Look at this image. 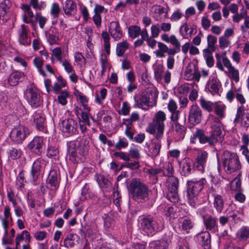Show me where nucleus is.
<instances>
[{"label": "nucleus", "mask_w": 249, "mask_h": 249, "mask_svg": "<svg viewBox=\"0 0 249 249\" xmlns=\"http://www.w3.org/2000/svg\"><path fill=\"white\" fill-rule=\"evenodd\" d=\"M108 32L115 41L121 39L123 36V31L118 21H113L110 22Z\"/></svg>", "instance_id": "nucleus-18"}, {"label": "nucleus", "mask_w": 249, "mask_h": 249, "mask_svg": "<svg viewBox=\"0 0 249 249\" xmlns=\"http://www.w3.org/2000/svg\"><path fill=\"white\" fill-rule=\"evenodd\" d=\"M213 52L208 49H204L203 51V55L206 59L207 65L210 68L213 67L214 64V59L212 56Z\"/></svg>", "instance_id": "nucleus-43"}, {"label": "nucleus", "mask_w": 249, "mask_h": 249, "mask_svg": "<svg viewBox=\"0 0 249 249\" xmlns=\"http://www.w3.org/2000/svg\"><path fill=\"white\" fill-rule=\"evenodd\" d=\"M203 221L206 229L212 232L218 231L217 218L209 214L202 216Z\"/></svg>", "instance_id": "nucleus-17"}, {"label": "nucleus", "mask_w": 249, "mask_h": 249, "mask_svg": "<svg viewBox=\"0 0 249 249\" xmlns=\"http://www.w3.org/2000/svg\"><path fill=\"white\" fill-rule=\"evenodd\" d=\"M171 44L175 46V48H168L167 53L168 56H173L176 53L180 51V44L178 39H172Z\"/></svg>", "instance_id": "nucleus-35"}, {"label": "nucleus", "mask_w": 249, "mask_h": 249, "mask_svg": "<svg viewBox=\"0 0 249 249\" xmlns=\"http://www.w3.org/2000/svg\"><path fill=\"white\" fill-rule=\"evenodd\" d=\"M128 48L129 44L126 40L117 43L116 50L117 55L122 56Z\"/></svg>", "instance_id": "nucleus-36"}, {"label": "nucleus", "mask_w": 249, "mask_h": 249, "mask_svg": "<svg viewBox=\"0 0 249 249\" xmlns=\"http://www.w3.org/2000/svg\"><path fill=\"white\" fill-rule=\"evenodd\" d=\"M117 213H110L106 216L104 220V225L107 228H109L111 227V224H112L113 221L115 220V219L117 218L116 215Z\"/></svg>", "instance_id": "nucleus-51"}, {"label": "nucleus", "mask_w": 249, "mask_h": 249, "mask_svg": "<svg viewBox=\"0 0 249 249\" xmlns=\"http://www.w3.org/2000/svg\"><path fill=\"white\" fill-rule=\"evenodd\" d=\"M113 155L115 157L119 158L124 161H129L130 160L129 155L124 152H115Z\"/></svg>", "instance_id": "nucleus-58"}, {"label": "nucleus", "mask_w": 249, "mask_h": 249, "mask_svg": "<svg viewBox=\"0 0 249 249\" xmlns=\"http://www.w3.org/2000/svg\"><path fill=\"white\" fill-rule=\"evenodd\" d=\"M207 48L205 49H208L211 52H214L215 47L214 44L217 42V37L211 35H209L207 36Z\"/></svg>", "instance_id": "nucleus-45"}, {"label": "nucleus", "mask_w": 249, "mask_h": 249, "mask_svg": "<svg viewBox=\"0 0 249 249\" xmlns=\"http://www.w3.org/2000/svg\"><path fill=\"white\" fill-rule=\"evenodd\" d=\"M236 236L240 241L247 240L249 238V228L248 227L241 228L237 232Z\"/></svg>", "instance_id": "nucleus-38"}, {"label": "nucleus", "mask_w": 249, "mask_h": 249, "mask_svg": "<svg viewBox=\"0 0 249 249\" xmlns=\"http://www.w3.org/2000/svg\"><path fill=\"white\" fill-rule=\"evenodd\" d=\"M223 166L226 173L231 174L233 172V155L228 151L223 154Z\"/></svg>", "instance_id": "nucleus-19"}, {"label": "nucleus", "mask_w": 249, "mask_h": 249, "mask_svg": "<svg viewBox=\"0 0 249 249\" xmlns=\"http://www.w3.org/2000/svg\"><path fill=\"white\" fill-rule=\"evenodd\" d=\"M219 46L221 48L224 49L228 47L231 43L229 38L225 36H221L219 38Z\"/></svg>", "instance_id": "nucleus-62"}, {"label": "nucleus", "mask_w": 249, "mask_h": 249, "mask_svg": "<svg viewBox=\"0 0 249 249\" xmlns=\"http://www.w3.org/2000/svg\"><path fill=\"white\" fill-rule=\"evenodd\" d=\"M52 52L53 54L51 57L52 61L53 60V56H54L58 61L62 62V52L61 48L56 47L52 50Z\"/></svg>", "instance_id": "nucleus-56"}, {"label": "nucleus", "mask_w": 249, "mask_h": 249, "mask_svg": "<svg viewBox=\"0 0 249 249\" xmlns=\"http://www.w3.org/2000/svg\"><path fill=\"white\" fill-rule=\"evenodd\" d=\"M127 187L132 198L136 202L144 203L149 200L152 192L148 186L139 179H132L127 184Z\"/></svg>", "instance_id": "nucleus-1"}, {"label": "nucleus", "mask_w": 249, "mask_h": 249, "mask_svg": "<svg viewBox=\"0 0 249 249\" xmlns=\"http://www.w3.org/2000/svg\"><path fill=\"white\" fill-rule=\"evenodd\" d=\"M221 87L220 82L215 79H212L209 89L213 95H220L219 91Z\"/></svg>", "instance_id": "nucleus-37"}, {"label": "nucleus", "mask_w": 249, "mask_h": 249, "mask_svg": "<svg viewBox=\"0 0 249 249\" xmlns=\"http://www.w3.org/2000/svg\"><path fill=\"white\" fill-rule=\"evenodd\" d=\"M194 224L189 218H185L182 220L181 227L183 230L188 231L193 227Z\"/></svg>", "instance_id": "nucleus-57"}, {"label": "nucleus", "mask_w": 249, "mask_h": 249, "mask_svg": "<svg viewBox=\"0 0 249 249\" xmlns=\"http://www.w3.org/2000/svg\"><path fill=\"white\" fill-rule=\"evenodd\" d=\"M167 12L165 11V8L160 5L153 6L152 12V16L156 21H162L167 17Z\"/></svg>", "instance_id": "nucleus-25"}, {"label": "nucleus", "mask_w": 249, "mask_h": 249, "mask_svg": "<svg viewBox=\"0 0 249 249\" xmlns=\"http://www.w3.org/2000/svg\"><path fill=\"white\" fill-rule=\"evenodd\" d=\"M129 36L132 38H135L139 36L141 33V28L137 25H131L128 28Z\"/></svg>", "instance_id": "nucleus-39"}, {"label": "nucleus", "mask_w": 249, "mask_h": 249, "mask_svg": "<svg viewBox=\"0 0 249 249\" xmlns=\"http://www.w3.org/2000/svg\"><path fill=\"white\" fill-rule=\"evenodd\" d=\"M139 222L142 230L147 235H153L160 231L163 227L156 216L151 214L142 215L139 217Z\"/></svg>", "instance_id": "nucleus-4"}, {"label": "nucleus", "mask_w": 249, "mask_h": 249, "mask_svg": "<svg viewBox=\"0 0 249 249\" xmlns=\"http://www.w3.org/2000/svg\"><path fill=\"white\" fill-rule=\"evenodd\" d=\"M128 145V142L127 139L124 138H119V141L115 145V148L118 150L126 148Z\"/></svg>", "instance_id": "nucleus-55"}, {"label": "nucleus", "mask_w": 249, "mask_h": 249, "mask_svg": "<svg viewBox=\"0 0 249 249\" xmlns=\"http://www.w3.org/2000/svg\"><path fill=\"white\" fill-rule=\"evenodd\" d=\"M168 183V190H177L178 191L179 186L178 179L174 177H169L166 180Z\"/></svg>", "instance_id": "nucleus-33"}, {"label": "nucleus", "mask_w": 249, "mask_h": 249, "mask_svg": "<svg viewBox=\"0 0 249 249\" xmlns=\"http://www.w3.org/2000/svg\"><path fill=\"white\" fill-rule=\"evenodd\" d=\"M163 71L162 65L158 64L154 67V77L158 82L161 81L162 79V74Z\"/></svg>", "instance_id": "nucleus-49"}, {"label": "nucleus", "mask_w": 249, "mask_h": 249, "mask_svg": "<svg viewBox=\"0 0 249 249\" xmlns=\"http://www.w3.org/2000/svg\"><path fill=\"white\" fill-rule=\"evenodd\" d=\"M197 238L199 243L204 247L205 249H209L211 243V235L207 231H204L199 233L197 235Z\"/></svg>", "instance_id": "nucleus-27"}, {"label": "nucleus", "mask_w": 249, "mask_h": 249, "mask_svg": "<svg viewBox=\"0 0 249 249\" xmlns=\"http://www.w3.org/2000/svg\"><path fill=\"white\" fill-rule=\"evenodd\" d=\"M11 6L10 0H4L0 3V24H3L9 20Z\"/></svg>", "instance_id": "nucleus-14"}, {"label": "nucleus", "mask_w": 249, "mask_h": 249, "mask_svg": "<svg viewBox=\"0 0 249 249\" xmlns=\"http://www.w3.org/2000/svg\"><path fill=\"white\" fill-rule=\"evenodd\" d=\"M78 98L84 109L88 112L89 111L90 108L88 106V100L87 97L82 93H80L78 94Z\"/></svg>", "instance_id": "nucleus-59"}, {"label": "nucleus", "mask_w": 249, "mask_h": 249, "mask_svg": "<svg viewBox=\"0 0 249 249\" xmlns=\"http://www.w3.org/2000/svg\"><path fill=\"white\" fill-rule=\"evenodd\" d=\"M95 178L101 188H107L110 185V182L104 176L96 174Z\"/></svg>", "instance_id": "nucleus-34"}, {"label": "nucleus", "mask_w": 249, "mask_h": 249, "mask_svg": "<svg viewBox=\"0 0 249 249\" xmlns=\"http://www.w3.org/2000/svg\"><path fill=\"white\" fill-rule=\"evenodd\" d=\"M78 124L76 121L71 118L62 121L60 124L62 131L70 135L76 134L78 132Z\"/></svg>", "instance_id": "nucleus-12"}, {"label": "nucleus", "mask_w": 249, "mask_h": 249, "mask_svg": "<svg viewBox=\"0 0 249 249\" xmlns=\"http://www.w3.org/2000/svg\"><path fill=\"white\" fill-rule=\"evenodd\" d=\"M59 150L58 146L49 145L47 149V155L49 158H53L54 159L58 157Z\"/></svg>", "instance_id": "nucleus-48"}, {"label": "nucleus", "mask_w": 249, "mask_h": 249, "mask_svg": "<svg viewBox=\"0 0 249 249\" xmlns=\"http://www.w3.org/2000/svg\"><path fill=\"white\" fill-rule=\"evenodd\" d=\"M65 14L69 17L74 16L77 12V6L72 0H66L63 7Z\"/></svg>", "instance_id": "nucleus-26"}, {"label": "nucleus", "mask_w": 249, "mask_h": 249, "mask_svg": "<svg viewBox=\"0 0 249 249\" xmlns=\"http://www.w3.org/2000/svg\"><path fill=\"white\" fill-rule=\"evenodd\" d=\"M45 35L47 41L50 45L58 44L59 33L56 29H50L49 31L46 32Z\"/></svg>", "instance_id": "nucleus-29"}, {"label": "nucleus", "mask_w": 249, "mask_h": 249, "mask_svg": "<svg viewBox=\"0 0 249 249\" xmlns=\"http://www.w3.org/2000/svg\"><path fill=\"white\" fill-rule=\"evenodd\" d=\"M61 9L58 3L54 2L52 4L50 14L54 18H57L60 13Z\"/></svg>", "instance_id": "nucleus-54"}, {"label": "nucleus", "mask_w": 249, "mask_h": 249, "mask_svg": "<svg viewBox=\"0 0 249 249\" xmlns=\"http://www.w3.org/2000/svg\"><path fill=\"white\" fill-rule=\"evenodd\" d=\"M213 205L217 212H221L222 211L224 201L220 195H217L214 196Z\"/></svg>", "instance_id": "nucleus-47"}, {"label": "nucleus", "mask_w": 249, "mask_h": 249, "mask_svg": "<svg viewBox=\"0 0 249 249\" xmlns=\"http://www.w3.org/2000/svg\"><path fill=\"white\" fill-rule=\"evenodd\" d=\"M206 183L205 178L198 180L191 179L187 182V193L189 204L195 207L197 195L203 190Z\"/></svg>", "instance_id": "nucleus-6"}, {"label": "nucleus", "mask_w": 249, "mask_h": 249, "mask_svg": "<svg viewBox=\"0 0 249 249\" xmlns=\"http://www.w3.org/2000/svg\"><path fill=\"white\" fill-rule=\"evenodd\" d=\"M203 118L202 112L197 105H192L190 108L188 120L191 124L196 125L199 124Z\"/></svg>", "instance_id": "nucleus-13"}, {"label": "nucleus", "mask_w": 249, "mask_h": 249, "mask_svg": "<svg viewBox=\"0 0 249 249\" xmlns=\"http://www.w3.org/2000/svg\"><path fill=\"white\" fill-rule=\"evenodd\" d=\"M107 89L105 88H103L100 91V96H96L95 98L96 102L100 105L102 104V101L104 100L107 96Z\"/></svg>", "instance_id": "nucleus-63"}, {"label": "nucleus", "mask_w": 249, "mask_h": 249, "mask_svg": "<svg viewBox=\"0 0 249 249\" xmlns=\"http://www.w3.org/2000/svg\"><path fill=\"white\" fill-rule=\"evenodd\" d=\"M137 106L144 110H147L152 106L150 105L149 95L147 93L142 92L138 100H136V97H134Z\"/></svg>", "instance_id": "nucleus-24"}, {"label": "nucleus", "mask_w": 249, "mask_h": 249, "mask_svg": "<svg viewBox=\"0 0 249 249\" xmlns=\"http://www.w3.org/2000/svg\"><path fill=\"white\" fill-rule=\"evenodd\" d=\"M166 197L167 199L172 203H176L178 202L179 200L178 191L168 190V192L167 193Z\"/></svg>", "instance_id": "nucleus-46"}, {"label": "nucleus", "mask_w": 249, "mask_h": 249, "mask_svg": "<svg viewBox=\"0 0 249 249\" xmlns=\"http://www.w3.org/2000/svg\"><path fill=\"white\" fill-rule=\"evenodd\" d=\"M33 124L39 131H44L45 127V117L41 110H38L33 114Z\"/></svg>", "instance_id": "nucleus-20"}, {"label": "nucleus", "mask_w": 249, "mask_h": 249, "mask_svg": "<svg viewBox=\"0 0 249 249\" xmlns=\"http://www.w3.org/2000/svg\"><path fill=\"white\" fill-rule=\"evenodd\" d=\"M69 159L74 163L83 161V157L88 152V147L78 141H72L67 142Z\"/></svg>", "instance_id": "nucleus-5"}, {"label": "nucleus", "mask_w": 249, "mask_h": 249, "mask_svg": "<svg viewBox=\"0 0 249 249\" xmlns=\"http://www.w3.org/2000/svg\"><path fill=\"white\" fill-rule=\"evenodd\" d=\"M208 157V153L203 151L198 154L195 160V166L201 173H203L205 171Z\"/></svg>", "instance_id": "nucleus-22"}, {"label": "nucleus", "mask_w": 249, "mask_h": 249, "mask_svg": "<svg viewBox=\"0 0 249 249\" xmlns=\"http://www.w3.org/2000/svg\"><path fill=\"white\" fill-rule=\"evenodd\" d=\"M45 160L42 158L37 159L33 163L29 176V181L33 185L38 184V179L41 173V169Z\"/></svg>", "instance_id": "nucleus-9"}, {"label": "nucleus", "mask_w": 249, "mask_h": 249, "mask_svg": "<svg viewBox=\"0 0 249 249\" xmlns=\"http://www.w3.org/2000/svg\"><path fill=\"white\" fill-rule=\"evenodd\" d=\"M60 178L55 169L50 170L46 183L47 187L51 190H56L59 186Z\"/></svg>", "instance_id": "nucleus-16"}, {"label": "nucleus", "mask_w": 249, "mask_h": 249, "mask_svg": "<svg viewBox=\"0 0 249 249\" xmlns=\"http://www.w3.org/2000/svg\"><path fill=\"white\" fill-rule=\"evenodd\" d=\"M211 126L212 130L210 136H206L203 130L197 129L191 138V142L195 143V140L198 139L200 143H208L210 146H213L217 142H221L223 140L222 130L215 127L214 125H211Z\"/></svg>", "instance_id": "nucleus-2"}, {"label": "nucleus", "mask_w": 249, "mask_h": 249, "mask_svg": "<svg viewBox=\"0 0 249 249\" xmlns=\"http://www.w3.org/2000/svg\"><path fill=\"white\" fill-rule=\"evenodd\" d=\"M7 153L9 158L12 160H17L20 158L22 152L20 149L12 147L8 149Z\"/></svg>", "instance_id": "nucleus-40"}, {"label": "nucleus", "mask_w": 249, "mask_h": 249, "mask_svg": "<svg viewBox=\"0 0 249 249\" xmlns=\"http://www.w3.org/2000/svg\"><path fill=\"white\" fill-rule=\"evenodd\" d=\"M178 246L176 249H189L185 240L180 237H177Z\"/></svg>", "instance_id": "nucleus-64"}, {"label": "nucleus", "mask_w": 249, "mask_h": 249, "mask_svg": "<svg viewBox=\"0 0 249 249\" xmlns=\"http://www.w3.org/2000/svg\"><path fill=\"white\" fill-rule=\"evenodd\" d=\"M171 244L161 239L156 242L155 249H167Z\"/></svg>", "instance_id": "nucleus-61"}, {"label": "nucleus", "mask_w": 249, "mask_h": 249, "mask_svg": "<svg viewBox=\"0 0 249 249\" xmlns=\"http://www.w3.org/2000/svg\"><path fill=\"white\" fill-rule=\"evenodd\" d=\"M159 50L154 52L157 57L162 58L164 57V53L168 51V48L165 44L159 42H158Z\"/></svg>", "instance_id": "nucleus-41"}, {"label": "nucleus", "mask_w": 249, "mask_h": 249, "mask_svg": "<svg viewBox=\"0 0 249 249\" xmlns=\"http://www.w3.org/2000/svg\"><path fill=\"white\" fill-rule=\"evenodd\" d=\"M234 122L240 123L241 125L246 128L249 126V114H245L242 106L238 108Z\"/></svg>", "instance_id": "nucleus-21"}, {"label": "nucleus", "mask_w": 249, "mask_h": 249, "mask_svg": "<svg viewBox=\"0 0 249 249\" xmlns=\"http://www.w3.org/2000/svg\"><path fill=\"white\" fill-rule=\"evenodd\" d=\"M18 41L20 45L29 46L31 43V38L28 36V28L27 26L22 24L21 29L18 31Z\"/></svg>", "instance_id": "nucleus-23"}, {"label": "nucleus", "mask_w": 249, "mask_h": 249, "mask_svg": "<svg viewBox=\"0 0 249 249\" xmlns=\"http://www.w3.org/2000/svg\"><path fill=\"white\" fill-rule=\"evenodd\" d=\"M201 74L198 69L196 68L195 64L190 62L187 67L184 73V78L187 80L195 79L197 82L199 81Z\"/></svg>", "instance_id": "nucleus-15"}, {"label": "nucleus", "mask_w": 249, "mask_h": 249, "mask_svg": "<svg viewBox=\"0 0 249 249\" xmlns=\"http://www.w3.org/2000/svg\"><path fill=\"white\" fill-rule=\"evenodd\" d=\"M222 61L224 66L227 68V71H225V72L231 79V85H232L233 80V67L232 66L230 61L228 58L226 57H223Z\"/></svg>", "instance_id": "nucleus-32"}, {"label": "nucleus", "mask_w": 249, "mask_h": 249, "mask_svg": "<svg viewBox=\"0 0 249 249\" xmlns=\"http://www.w3.org/2000/svg\"><path fill=\"white\" fill-rule=\"evenodd\" d=\"M27 147L31 152L40 156L45 147L43 138L39 136L35 137L28 144Z\"/></svg>", "instance_id": "nucleus-11"}, {"label": "nucleus", "mask_w": 249, "mask_h": 249, "mask_svg": "<svg viewBox=\"0 0 249 249\" xmlns=\"http://www.w3.org/2000/svg\"><path fill=\"white\" fill-rule=\"evenodd\" d=\"M29 134L30 132L27 127L19 125L12 129L10 133V138L14 142L20 144Z\"/></svg>", "instance_id": "nucleus-8"}, {"label": "nucleus", "mask_w": 249, "mask_h": 249, "mask_svg": "<svg viewBox=\"0 0 249 249\" xmlns=\"http://www.w3.org/2000/svg\"><path fill=\"white\" fill-rule=\"evenodd\" d=\"M166 120L165 113L161 110L158 111L153 118L152 123L148 124L146 131L150 134H154L157 140L161 139L163 136Z\"/></svg>", "instance_id": "nucleus-3"}, {"label": "nucleus", "mask_w": 249, "mask_h": 249, "mask_svg": "<svg viewBox=\"0 0 249 249\" xmlns=\"http://www.w3.org/2000/svg\"><path fill=\"white\" fill-rule=\"evenodd\" d=\"M194 171V169L192 168L191 163L187 160L184 161L182 164L181 174L184 176H188L191 174Z\"/></svg>", "instance_id": "nucleus-42"}, {"label": "nucleus", "mask_w": 249, "mask_h": 249, "mask_svg": "<svg viewBox=\"0 0 249 249\" xmlns=\"http://www.w3.org/2000/svg\"><path fill=\"white\" fill-rule=\"evenodd\" d=\"M226 106L224 104H218L214 103L213 110L216 116L210 114L208 118V121L210 122L211 125H214L215 127H217L222 130L221 120L224 118L225 111Z\"/></svg>", "instance_id": "nucleus-7"}, {"label": "nucleus", "mask_w": 249, "mask_h": 249, "mask_svg": "<svg viewBox=\"0 0 249 249\" xmlns=\"http://www.w3.org/2000/svg\"><path fill=\"white\" fill-rule=\"evenodd\" d=\"M201 107L208 112H211L213 110L214 103L211 101H206L204 98L201 97L199 100Z\"/></svg>", "instance_id": "nucleus-50"}, {"label": "nucleus", "mask_w": 249, "mask_h": 249, "mask_svg": "<svg viewBox=\"0 0 249 249\" xmlns=\"http://www.w3.org/2000/svg\"><path fill=\"white\" fill-rule=\"evenodd\" d=\"M70 93L66 90L61 91L57 96V99L59 104L65 106L67 104V98L69 97Z\"/></svg>", "instance_id": "nucleus-52"}, {"label": "nucleus", "mask_w": 249, "mask_h": 249, "mask_svg": "<svg viewBox=\"0 0 249 249\" xmlns=\"http://www.w3.org/2000/svg\"><path fill=\"white\" fill-rule=\"evenodd\" d=\"M161 145V143L159 141L152 142L149 146L148 156L152 158L158 156L160 154Z\"/></svg>", "instance_id": "nucleus-31"}, {"label": "nucleus", "mask_w": 249, "mask_h": 249, "mask_svg": "<svg viewBox=\"0 0 249 249\" xmlns=\"http://www.w3.org/2000/svg\"><path fill=\"white\" fill-rule=\"evenodd\" d=\"M25 75L23 72L15 71L13 72L8 79V83L11 86H16L20 81L22 80Z\"/></svg>", "instance_id": "nucleus-28"}, {"label": "nucleus", "mask_w": 249, "mask_h": 249, "mask_svg": "<svg viewBox=\"0 0 249 249\" xmlns=\"http://www.w3.org/2000/svg\"><path fill=\"white\" fill-rule=\"evenodd\" d=\"M35 19L38 22L40 28L41 29L44 28L47 21V18L42 16L40 13H37L36 15Z\"/></svg>", "instance_id": "nucleus-60"}, {"label": "nucleus", "mask_w": 249, "mask_h": 249, "mask_svg": "<svg viewBox=\"0 0 249 249\" xmlns=\"http://www.w3.org/2000/svg\"><path fill=\"white\" fill-rule=\"evenodd\" d=\"M174 130L179 136V139H183L186 133L185 127L180 125L178 122H176L174 124Z\"/></svg>", "instance_id": "nucleus-44"}, {"label": "nucleus", "mask_w": 249, "mask_h": 249, "mask_svg": "<svg viewBox=\"0 0 249 249\" xmlns=\"http://www.w3.org/2000/svg\"><path fill=\"white\" fill-rule=\"evenodd\" d=\"M35 66L37 68L39 73L43 76H46V74L45 71L42 70V67L43 65V60L39 57H36L33 61Z\"/></svg>", "instance_id": "nucleus-53"}, {"label": "nucleus", "mask_w": 249, "mask_h": 249, "mask_svg": "<svg viewBox=\"0 0 249 249\" xmlns=\"http://www.w3.org/2000/svg\"><path fill=\"white\" fill-rule=\"evenodd\" d=\"M78 236L77 234L74 233H70L68 234L67 237L64 239L63 244L61 243L60 246H64L66 248H72L75 244V241L78 238Z\"/></svg>", "instance_id": "nucleus-30"}, {"label": "nucleus", "mask_w": 249, "mask_h": 249, "mask_svg": "<svg viewBox=\"0 0 249 249\" xmlns=\"http://www.w3.org/2000/svg\"><path fill=\"white\" fill-rule=\"evenodd\" d=\"M26 96L29 104L33 107H39L42 103L41 96L38 90L33 87L26 90Z\"/></svg>", "instance_id": "nucleus-10"}]
</instances>
